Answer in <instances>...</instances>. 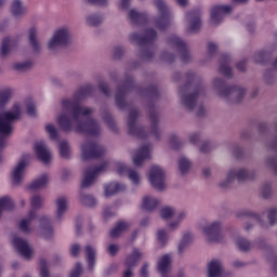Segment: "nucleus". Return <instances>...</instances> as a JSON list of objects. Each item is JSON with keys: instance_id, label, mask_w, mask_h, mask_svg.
Returning a JSON list of instances; mask_svg holds the SVG:
<instances>
[{"instance_id": "obj_14", "label": "nucleus", "mask_w": 277, "mask_h": 277, "mask_svg": "<svg viewBox=\"0 0 277 277\" xmlns=\"http://www.w3.org/2000/svg\"><path fill=\"white\" fill-rule=\"evenodd\" d=\"M30 159H31V156L29 154H26L18 161V163L13 168L11 172V183L15 187L21 185V183H23L25 179V170L27 169V166H29Z\"/></svg>"}, {"instance_id": "obj_13", "label": "nucleus", "mask_w": 277, "mask_h": 277, "mask_svg": "<svg viewBox=\"0 0 277 277\" xmlns=\"http://www.w3.org/2000/svg\"><path fill=\"white\" fill-rule=\"evenodd\" d=\"M81 153L83 161H88V159H98V157H103V155L107 153V149L98 143L85 141L81 146Z\"/></svg>"}, {"instance_id": "obj_16", "label": "nucleus", "mask_w": 277, "mask_h": 277, "mask_svg": "<svg viewBox=\"0 0 277 277\" xmlns=\"http://www.w3.org/2000/svg\"><path fill=\"white\" fill-rule=\"evenodd\" d=\"M132 90H133V78L131 77L126 78L124 83L117 88V91L115 94V101L119 109H124V107H127V102L124 101V96H127V94H129V92H131Z\"/></svg>"}, {"instance_id": "obj_47", "label": "nucleus", "mask_w": 277, "mask_h": 277, "mask_svg": "<svg viewBox=\"0 0 277 277\" xmlns=\"http://www.w3.org/2000/svg\"><path fill=\"white\" fill-rule=\"evenodd\" d=\"M87 24L90 25V27H97V25H101L103 23V16L101 14H90L85 18Z\"/></svg>"}, {"instance_id": "obj_52", "label": "nucleus", "mask_w": 277, "mask_h": 277, "mask_svg": "<svg viewBox=\"0 0 277 277\" xmlns=\"http://www.w3.org/2000/svg\"><path fill=\"white\" fill-rule=\"evenodd\" d=\"M34 66L31 61H26L23 63H15L13 65L14 70H18L19 72H25V70H29Z\"/></svg>"}, {"instance_id": "obj_56", "label": "nucleus", "mask_w": 277, "mask_h": 277, "mask_svg": "<svg viewBox=\"0 0 277 277\" xmlns=\"http://www.w3.org/2000/svg\"><path fill=\"white\" fill-rule=\"evenodd\" d=\"M98 89L104 96H111V89L109 88V84L107 82L102 81L98 83Z\"/></svg>"}, {"instance_id": "obj_49", "label": "nucleus", "mask_w": 277, "mask_h": 277, "mask_svg": "<svg viewBox=\"0 0 277 277\" xmlns=\"http://www.w3.org/2000/svg\"><path fill=\"white\" fill-rule=\"evenodd\" d=\"M176 215V209L173 207L167 206L160 210V217L162 220H172Z\"/></svg>"}, {"instance_id": "obj_54", "label": "nucleus", "mask_w": 277, "mask_h": 277, "mask_svg": "<svg viewBox=\"0 0 277 277\" xmlns=\"http://www.w3.org/2000/svg\"><path fill=\"white\" fill-rule=\"evenodd\" d=\"M43 202H44V199L40 195H35L30 199V205H31L32 209H37V210L42 209Z\"/></svg>"}, {"instance_id": "obj_4", "label": "nucleus", "mask_w": 277, "mask_h": 277, "mask_svg": "<svg viewBox=\"0 0 277 277\" xmlns=\"http://www.w3.org/2000/svg\"><path fill=\"white\" fill-rule=\"evenodd\" d=\"M211 88L215 91L216 96L225 103H241L246 96V89L241 85H226V80L214 78L211 81Z\"/></svg>"}, {"instance_id": "obj_21", "label": "nucleus", "mask_w": 277, "mask_h": 277, "mask_svg": "<svg viewBox=\"0 0 277 277\" xmlns=\"http://www.w3.org/2000/svg\"><path fill=\"white\" fill-rule=\"evenodd\" d=\"M186 19L188 22V27H187L188 34H196V31H200V27H202L200 11H193L187 13Z\"/></svg>"}, {"instance_id": "obj_64", "label": "nucleus", "mask_w": 277, "mask_h": 277, "mask_svg": "<svg viewBox=\"0 0 277 277\" xmlns=\"http://www.w3.org/2000/svg\"><path fill=\"white\" fill-rule=\"evenodd\" d=\"M26 109H27L28 116H31V117L36 116V104H34L31 101L27 102Z\"/></svg>"}, {"instance_id": "obj_42", "label": "nucleus", "mask_w": 277, "mask_h": 277, "mask_svg": "<svg viewBox=\"0 0 277 277\" xmlns=\"http://www.w3.org/2000/svg\"><path fill=\"white\" fill-rule=\"evenodd\" d=\"M14 96V90L11 88H5L0 90V109H3L10 101H12V97Z\"/></svg>"}, {"instance_id": "obj_51", "label": "nucleus", "mask_w": 277, "mask_h": 277, "mask_svg": "<svg viewBox=\"0 0 277 277\" xmlns=\"http://www.w3.org/2000/svg\"><path fill=\"white\" fill-rule=\"evenodd\" d=\"M60 155L64 159H68V157H70V144H68V142L62 141L60 143Z\"/></svg>"}, {"instance_id": "obj_61", "label": "nucleus", "mask_w": 277, "mask_h": 277, "mask_svg": "<svg viewBox=\"0 0 277 277\" xmlns=\"http://www.w3.org/2000/svg\"><path fill=\"white\" fill-rule=\"evenodd\" d=\"M262 196L263 198H269L272 196V184L265 183L262 185Z\"/></svg>"}, {"instance_id": "obj_57", "label": "nucleus", "mask_w": 277, "mask_h": 277, "mask_svg": "<svg viewBox=\"0 0 277 277\" xmlns=\"http://www.w3.org/2000/svg\"><path fill=\"white\" fill-rule=\"evenodd\" d=\"M267 220H268L271 226H274V224H276V221H277V209L276 208H272L268 210Z\"/></svg>"}, {"instance_id": "obj_8", "label": "nucleus", "mask_w": 277, "mask_h": 277, "mask_svg": "<svg viewBox=\"0 0 277 277\" xmlns=\"http://www.w3.org/2000/svg\"><path fill=\"white\" fill-rule=\"evenodd\" d=\"M70 40V29L66 26L61 27L53 32L51 39L48 41V49L52 53H55V51H60L62 47H68Z\"/></svg>"}, {"instance_id": "obj_46", "label": "nucleus", "mask_w": 277, "mask_h": 277, "mask_svg": "<svg viewBox=\"0 0 277 277\" xmlns=\"http://www.w3.org/2000/svg\"><path fill=\"white\" fill-rule=\"evenodd\" d=\"M102 118L104 122L107 123V127L110 129V131H113V133L118 132V126H116V121L114 120V117H111V114L104 111L102 113Z\"/></svg>"}, {"instance_id": "obj_30", "label": "nucleus", "mask_w": 277, "mask_h": 277, "mask_svg": "<svg viewBox=\"0 0 277 277\" xmlns=\"http://www.w3.org/2000/svg\"><path fill=\"white\" fill-rule=\"evenodd\" d=\"M38 213L36 212V210H30L28 212V217L23 219L19 222V230H22V233H31L32 228H31V222H34V220H36Z\"/></svg>"}, {"instance_id": "obj_43", "label": "nucleus", "mask_w": 277, "mask_h": 277, "mask_svg": "<svg viewBox=\"0 0 277 277\" xmlns=\"http://www.w3.org/2000/svg\"><path fill=\"white\" fill-rule=\"evenodd\" d=\"M238 217H252V220H254V222H258L259 225L261 226H265V224H263V216H261V214L252 212L250 210H241L237 213Z\"/></svg>"}, {"instance_id": "obj_59", "label": "nucleus", "mask_w": 277, "mask_h": 277, "mask_svg": "<svg viewBox=\"0 0 277 277\" xmlns=\"http://www.w3.org/2000/svg\"><path fill=\"white\" fill-rule=\"evenodd\" d=\"M265 60H267V53H265V52H255L253 55V61L256 64H263V62H265Z\"/></svg>"}, {"instance_id": "obj_12", "label": "nucleus", "mask_w": 277, "mask_h": 277, "mask_svg": "<svg viewBox=\"0 0 277 277\" xmlns=\"http://www.w3.org/2000/svg\"><path fill=\"white\" fill-rule=\"evenodd\" d=\"M137 118H140V110L136 108H132L128 116V133L130 135H134L135 137H140L144 140V137H148V134L144 130L143 127L137 124Z\"/></svg>"}, {"instance_id": "obj_39", "label": "nucleus", "mask_w": 277, "mask_h": 277, "mask_svg": "<svg viewBox=\"0 0 277 277\" xmlns=\"http://www.w3.org/2000/svg\"><path fill=\"white\" fill-rule=\"evenodd\" d=\"M85 259L88 267L92 272L96 265V249H94V247L90 245L85 247Z\"/></svg>"}, {"instance_id": "obj_37", "label": "nucleus", "mask_w": 277, "mask_h": 277, "mask_svg": "<svg viewBox=\"0 0 277 277\" xmlns=\"http://www.w3.org/2000/svg\"><path fill=\"white\" fill-rule=\"evenodd\" d=\"M142 256H144L143 253H141V251H138L137 249H134L132 251V254L128 255L124 262L126 267H132L135 268L137 267V264L140 263V260L142 259Z\"/></svg>"}, {"instance_id": "obj_20", "label": "nucleus", "mask_w": 277, "mask_h": 277, "mask_svg": "<svg viewBox=\"0 0 277 277\" xmlns=\"http://www.w3.org/2000/svg\"><path fill=\"white\" fill-rule=\"evenodd\" d=\"M83 273V266L81 263H76L74 269L70 272L69 277H79ZM39 276L40 277H50L49 275V264L45 260L39 261Z\"/></svg>"}, {"instance_id": "obj_45", "label": "nucleus", "mask_w": 277, "mask_h": 277, "mask_svg": "<svg viewBox=\"0 0 277 277\" xmlns=\"http://www.w3.org/2000/svg\"><path fill=\"white\" fill-rule=\"evenodd\" d=\"M131 225L127 222L120 221L117 226L110 230V237H120L124 230H127Z\"/></svg>"}, {"instance_id": "obj_58", "label": "nucleus", "mask_w": 277, "mask_h": 277, "mask_svg": "<svg viewBox=\"0 0 277 277\" xmlns=\"http://www.w3.org/2000/svg\"><path fill=\"white\" fill-rule=\"evenodd\" d=\"M143 94H145V96H148L149 98H156V96H159V90L157 89V87H150L149 89L143 91Z\"/></svg>"}, {"instance_id": "obj_53", "label": "nucleus", "mask_w": 277, "mask_h": 277, "mask_svg": "<svg viewBox=\"0 0 277 277\" xmlns=\"http://www.w3.org/2000/svg\"><path fill=\"white\" fill-rule=\"evenodd\" d=\"M45 131L51 140H57L60 137V132H57V128L53 123H48L45 126Z\"/></svg>"}, {"instance_id": "obj_35", "label": "nucleus", "mask_w": 277, "mask_h": 277, "mask_svg": "<svg viewBox=\"0 0 277 277\" xmlns=\"http://www.w3.org/2000/svg\"><path fill=\"white\" fill-rule=\"evenodd\" d=\"M127 189V185L120 184L118 182H113L106 186H104V194L106 197L115 196L119 192H124Z\"/></svg>"}, {"instance_id": "obj_17", "label": "nucleus", "mask_w": 277, "mask_h": 277, "mask_svg": "<svg viewBox=\"0 0 277 277\" xmlns=\"http://www.w3.org/2000/svg\"><path fill=\"white\" fill-rule=\"evenodd\" d=\"M115 170L120 176H124V174H127L129 181H131L133 185H140V183H142V175L140 174V171L130 169L123 162H115Z\"/></svg>"}, {"instance_id": "obj_24", "label": "nucleus", "mask_w": 277, "mask_h": 277, "mask_svg": "<svg viewBox=\"0 0 277 277\" xmlns=\"http://www.w3.org/2000/svg\"><path fill=\"white\" fill-rule=\"evenodd\" d=\"M224 264L220 260H211L207 266V277H220L224 274Z\"/></svg>"}, {"instance_id": "obj_3", "label": "nucleus", "mask_w": 277, "mask_h": 277, "mask_svg": "<svg viewBox=\"0 0 277 277\" xmlns=\"http://www.w3.org/2000/svg\"><path fill=\"white\" fill-rule=\"evenodd\" d=\"M187 82L179 90V96L183 107L186 111H194L196 105H198V97L205 94V88L192 85V81L196 79V74L189 71L187 75Z\"/></svg>"}, {"instance_id": "obj_34", "label": "nucleus", "mask_w": 277, "mask_h": 277, "mask_svg": "<svg viewBox=\"0 0 277 277\" xmlns=\"http://www.w3.org/2000/svg\"><path fill=\"white\" fill-rule=\"evenodd\" d=\"M157 267L158 272L164 276L170 272V269H172V258L168 254L163 255L159 259Z\"/></svg>"}, {"instance_id": "obj_62", "label": "nucleus", "mask_w": 277, "mask_h": 277, "mask_svg": "<svg viewBox=\"0 0 277 277\" xmlns=\"http://www.w3.org/2000/svg\"><path fill=\"white\" fill-rule=\"evenodd\" d=\"M169 144L171 146V148H179V146H181V141L179 140V136L172 134L169 138Z\"/></svg>"}, {"instance_id": "obj_7", "label": "nucleus", "mask_w": 277, "mask_h": 277, "mask_svg": "<svg viewBox=\"0 0 277 277\" xmlns=\"http://www.w3.org/2000/svg\"><path fill=\"white\" fill-rule=\"evenodd\" d=\"M154 5L158 12V16L154 18V25L159 31H166L174 21L172 9L168 6L166 0H154Z\"/></svg>"}, {"instance_id": "obj_6", "label": "nucleus", "mask_w": 277, "mask_h": 277, "mask_svg": "<svg viewBox=\"0 0 277 277\" xmlns=\"http://www.w3.org/2000/svg\"><path fill=\"white\" fill-rule=\"evenodd\" d=\"M130 42H133L134 44H137L142 51V58L145 62H150L155 55L154 52L150 51V47L155 43V40H157V31L154 29H146L145 36H140L137 32H132L129 36Z\"/></svg>"}, {"instance_id": "obj_33", "label": "nucleus", "mask_w": 277, "mask_h": 277, "mask_svg": "<svg viewBox=\"0 0 277 277\" xmlns=\"http://www.w3.org/2000/svg\"><path fill=\"white\" fill-rule=\"evenodd\" d=\"M12 49H14V39L10 37H5L2 40L1 47H0V56L5 60L6 57H10V53H12Z\"/></svg>"}, {"instance_id": "obj_25", "label": "nucleus", "mask_w": 277, "mask_h": 277, "mask_svg": "<svg viewBox=\"0 0 277 277\" xmlns=\"http://www.w3.org/2000/svg\"><path fill=\"white\" fill-rule=\"evenodd\" d=\"M11 16L16 19H21L27 14V6L23 4L22 0H13L10 6Z\"/></svg>"}, {"instance_id": "obj_36", "label": "nucleus", "mask_w": 277, "mask_h": 277, "mask_svg": "<svg viewBox=\"0 0 277 277\" xmlns=\"http://www.w3.org/2000/svg\"><path fill=\"white\" fill-rule=\"evenodd\" d=\"M229 62H230V56L223 55L221 57L219 72H221V75H224V77H233V69L228 65Z\"/></svg>"}, {"instance_id": "obj_31", "label": "nucleus", "mask_w": 277, "mask_h": 277, "mask_svg": "<svg viewBox=\"0 0 277 277\" xmlns=\"http://www.w3.org/2000/svg\"><path fill=\"white\" fill-rule=\"evenodd\" d=\"M39 222V226L41 228V237H43V239H51L53 237V227H51V222L49 221V217L41 216Z\"/></svg>"}, {"instance_id": "obj_5", "label": "nucleus", "mask_w": 277, "mask_h": 277, "mask_svg": "<svg viewBox=\"0 0 277 277\" xmlns=\"http://www.w3.org/2000/svg\"><path fill=\"white\" fill-rule=\"evenodd\" d=\"M21 105L15 104L11 110L0 113V148L8 146V137L14 133V122L21 118Z\"/></svg>"}, {"instance_id": "obj_48", "label": "nucleus", "mask_w": 277, "mask_h": 277, "mask_svg": "<svg viewBox=\"0 0 277 277\" xmlns=\"http://www.w3.org/2000/svg\"><path fill=\"white\" fill-rule=\"evenodd\" d=\"M179 170L181 174H187L192 170V161L185 157L179 159Z\"/></svg>"}, {"instance_id": "obj_44", "label": "nucleus", "mask_w": 277, "mask_h": 277, "mask_svg": "<svg viewBox=\"0 0 277 277\" xmlns=\"http://www.w3.org/2000/svg\"><path fill=\"white\" fill-rule=\"evenodd\" d=\"M236 246L238 248V250H240V252H250V250H252V248H254V245L252 242H250V240H248L245 237H240L236 240Z\"/></svg>"}, {"instance_id": "obj_40", "label": "nucleus", "mask_w": 277, "mask_h": 277, "mask_svg": "<svg viewBox=\"0 0 277 277\" xmlns=\"http://www.w3.org/2000/svg\"><path fill=\"white\" fill-rule=\"evenodd\" d=\"M192 243H194V235L189 233L184 234L177 247L179 254H183Z\"/></svg>"}, {"instance_id": "obj_2", "label": "nucleus", "mask_w": 277, "mask_h": 277, "mask_svg": "<svg viewBox=\"0 0 277 277\" xmlns=\"http://www.w3.org/2000/svg\"><path fill=\"white\" fill-rule=\"evenodd\" d=\"M160 57L162 62L168 64H172L176 57H180L183 64L192 62V54L187 50V44L176 35H172L167 39V51L162 52Z\"/></svg>"}, {"instance_id": "obj_19", "label": "nucleus", "mask_w": 277, "mask_h": 277, "mask_svg": "<svg viewBox=\"0 0 277 277\" xmlns=\"http://www.w3.org/2000/svg\"><path fill=\"white\" fill-rule=\"evenodd\" d=\"M233 12L232 5H215L211 10V23L212 25H220L224 21L226 14Z\"/></svg>"}, {"instance_id": "obj_50", "label": "nucleus", "mask_w": 277, "mask_h": 277, "mask_svg": "<svg viewBox=\"0 0 277 277\" xmlns=\"http://www.w3.org/2000/svg\"><path fill=\"white\" fill-rule=\"evenodd\" d=\"M79 200L81 205H84V207H94L96 205V199L92 197V195H85V194H80Z\"/></svg>"}, {"instance_id": "obj_10", "label": "nucleus", "mask_w": 277, "mask_h": 277, "mask_svg": "<svg viewBox=\"0 0 277 277\" xmlns=\"http://www.w3.org/2000/svg\"><path fill=\"white\" fill-rule=\"evenodd\" d=\"M148 181L157 192H166V170L157 164L151 166L148 173Z\"/></svg>"}, {"instance_id": "obj_18", "label": "nucleus", "mask_w": 277, "mask_h": 277, "mask_svg": "<svg viewBox=\"0 0 277 277\" xmlns=\"http://www.w3.org/2000/svg\"><path fill=\"white\" fill-rule=\"evenodd\" d=\"M13 246L17 250V252L21 254V256H23V259H25L26 261H29V259L34 256V250L31 249L27 240L18 236H15L13 238Z\"/></svg>"}, {"instance_id": "obj_9", "label": "nucleus", "mask_w": 277, "mask_h": 277, "mask_svg": "<svg viewBox=\"0 0 277 277\" xmlns=\"http://www.w3.org/2000/svg\"><path fill=\"white\" fill-rule=\"evenodd\" d=\"M206 239L212 243H222L224 241V233H222V222L214 221L201 226Z\"/></svg>"}, {"instance_id": "obj_60", "label": "nucleus", "mask_w": 277, "mask_h": 277, "mask_svg": "<svg viewBox=\"0 0 277 277\" xmlns=\"http://www.w3.org/2000/svg\"><path fill=\"white\" fill-rule=\"evenodd\" d=\"M122 55H124V48L120 45L115 47L113 50V57L115 60H120Z\"/></svg>"}, {"instance_id": "obj_1", "label": "nucleus", "mask_w": 277, "mask_h": 277, "mask_svg": "<svg viewBox=\"0 0 277 277\" xmlns=\"http://www.w3.org/2000/svg\"><path fill=\"white\" fill-rule=\"evenodd\" d=\"M96 90L94 84H87L78 89L72 98L62 101V114L56 118L57 124L66 133L76 131V133H87L88 135H98L101 133V123L92 118L94 108L79 105L80 101L92 96Z\"/></svg>"}, {"instance_id": "obj_63", "label": "nucleus", "mask_w": 277, "mask_h": 277, "mask_svg": "<svg viewBox=\"0 0 277 277\" xmlns=\"http://www.w3.org/2000/svg\"><path fill=\"white\" fill-rule=\"evenodd\" d=\"M255 248L258 250H267V248H269V247L267 246V241H265V238H259L255 241Z\"/></svg>"}, {"instance_id": "obj_41", "label": "nucleus", "mask_w": 277, "mask_h": 277, "mask_svg": "<svg viewBox=\"0 0 277 277\" xmlns=\"http://www.w3.org/2000/svg\"><path fill=\"white\" fill-rule=\"evenodd\" d=\"M143 209H145V211H155V209H157V207H159V199H157V197L154 196H145L143 198V203H142Z\"/></svg>"}, {"instance_id": "obj_28", "label": "nucleus", "mask_w": 277, "mask_h": 277, "mask_svg": "<svg viewBox=\"0 0 277 277\" xmlns=\"http://www.w3.org/2000/svg\"><path fill=\"white\" fill-rule=\"evenodd\" d=\"M28 42L34 53H40L42 51V47L40 45V40H38V28L36 27L29 28Z\"/></svg>"}, {"instance_id": "obj_32", "label": "nucleus", "mask_w": 277, "mask_h": 277, "mask_svg": "<svg viewBox=\"0 0 277 277\" xmlns=\"http://www.w3.org/2000/svg\"><path fill=\"white\" fill-rule=\"evenodd\" d=\"M187 220V211L181 210L176 213L175 219L168 223V228L170 230H179L181 228V224Z\"/></svg>"}, {"instance_id": "obj_22", "label": "nucleus", "mask_w": 277, "mask_h": 277, "mask_svg": "<svg viewBox=\"0 0 277 277\" xmlns=\"http://www.w3.org/2000/svg\"><path fill=\"white\" fill-rule=\"evenodd\" d=\"M35 153L38 160L42 161V163H50L51 159H53V155L44 142H38L35 144Z\"/></svg>"}, {"instance_id": "obj_29", "label": "nucleus", "mask_w": 277, "mask_h": 277, "mask_svg": "<svg viewBox=\"0 0 277 277\" xmlns=\"http://www.w3.org/2000/svg\"><path fill=\"white\" fill-rule=\"evenodd\" d=\"M56 205V220L60 222L66 215V211H68V198L58 197L55 201Z\"/></svg>"}, {"instance_id": "obj_15", "label": "nucleus", "mask_w": 277, "mask_h": 277, "mask_svg": "<svg viewBox=\"0 0 277 277\" xmlns=\"http://www.w3.org/2000/svg\"><path fill=\"white\" fill-rule=\"evenodd\" d=\"M107 168H109V161H104L97 167L87 169L84 172V179L81 183L82 189H88V187L94 185L96 176H98V174H103V172H107Z\"/></svg>"}, {"instance_id": "obj_11", "label": "nucleus", "mask_w": 277, "mask_h": 277, "mask_svg": "<svg viewBox=\"0 0 277 277\" xmlns=\"http://www.w3.org/2000/svg\"><path fill=\"white\" fill-rule=\"evenodd\" d=\"M256 176V173L254 170H248L247 168H235L230 169L227 173V176L225 181L220 183L221 187H228L235 179L237 181H248V179H254Z\"/></svg>"}, {"instance_id": "obj_38", "label": "nucleus", "mask_w": 277, "mask_h": 277, "mask_svg": "<svg viewBox=\"0 0 277 277\" xmlns=\"http://www.w3.org/2000/svg\"><path fill=\"white\" fill-rule=\"evenodd\" d=\"M47 185H49V174L43 173L40 177L32 181V183L29 185V189L32 192H38L39 189L47 187Z\"/></svg>"}, {"instance_id": "obj_55", "label": "nucleus", "mask_w": 277, "mask_h": 277, "mask_svg": "<svg viewBox=\"0 0 277 277\" xmlns=\"http://www.w3.org/2000/svg\"><path fill=\"white\" fill-rule=\"evenodd\" d=\"M157 239L159 241V243H161L162 246H166V243H168V232L166 229H158L157 232Z\"/></svg>"}, {"instance_id": "obj_26", "label": "nucleus", "mask_w": 277, "mask_h": 277, "mask_svg": "<svg viewBox=\"0 0 277 277\" xmlns=\"http://www.w3.org/2000/svg\"><path fill=\"white\" fill-rule=\"evenodd\" d=\"M149 120L151 122L149 135H153L156 140L161 137V129H159V115L149 106Z\"/></svg>"}, {"instance_id": "obj_27", "label": "nucleus", "mask_w": 277, "mask_h": 277, "mask_svg": "<svg viewBox=\"0 0 277 277\" xmlns=\"http://www.w3.org/2000/svg\"><path fill=\"white\" fill-rule=\"evenodd\" d=\"M128 19L134 26L146 25L148 23V15L146 13H140L137 10L132 9L128 12Z\"/></svg>"}, {"instance_id": "obj_23", "label": "nucleus", "mask_w": 277, "mask_h": 277, "mask_svg": "<svg viewBox=\"0 0 277 277\" xmlns=\"http://www.w3.org/2000/svg\"><path fill=\"white\" fill-rule=\"evenodd\" d=\"M150 150H153V146L150 144L138 148L137 153L132 157V161L136 168L142 166L146 159H150Z\"/></svg>"}]
</instances>
